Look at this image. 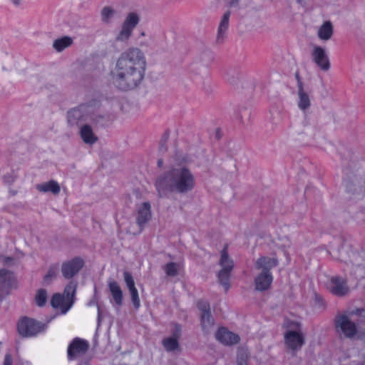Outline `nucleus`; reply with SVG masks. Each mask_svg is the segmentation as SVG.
Here are the masks:
<instances>
[{"mask_svg":"<svg viewBox=\"0 0 365 365\" xmlns=\"http://www.w3.org/2000/svg\"><path fill=\"white\" fill-rule=\"evenodd\" d=\"M4 365H12V358L11 354H7L5 356Z\"/></svg>","mask_w":365,"mask_h":365,"instance_id":"nucleus-35","label":"nucleus"},{"mask_svg":"<svg viewBox=\"0 0 365 365\" xmlns=\"http://www.w3.org/2000/svg\"><path fill=\"white\" fill-rule=\"evenodd\" d=\"M58 265H52L49 268L48 274L44 277L45 281H48V279L55 277L58 274Z\"/></svg>","mask_w":365,"mask_h":365,"instance_id":"nucleus-32","label":"nucleus"},{"mask_svg":"<svg viewBox=\"0 0 365 365\" xmlns=\"http://www.w3.org/2000/svg\"><path fill=\"white\" fill-rule=\"evenodd\" d=\"M158 167H160V168L163 165V160H159L158 161Z\"/></svg>","mask_w":365,"mask_h":365,"instance_id":"nucleus-39","label":"nucleus"},{"mask_svg":"<svg viewBox=\"0 0 365 365\" xmlns=\"http://www.w3.org/2000/svg\"><path fill=\"white\" fill-rule=\"evenodd\" d=\"M219 264L221 269L218 273L220 283L224 287L225 291L230 289V272L234 267L232 259L229 257L227 247H225L220 252Z\"/></svg>","mask_w":365,"mask_h":365,"instance_id":"nucleus-6","label":"nucleus"},{"mask_svg":"<svg viewBox=\"0 0 365 365\" xmlns=\"http://www.w3.org/2000/svg\"><path fill=\"white\" fill-rule=\"evenodd\" d=\"M297 105L298 108L304 113L309 110L312 105L310 93L304 88L302 82H297Z\"/></svg>","mask_w":365,"mask_h":365,"instance_id":"nucleus-13","label":"nucleus"},{"mask_svg":"<svg viewBox=\"0 0 365 365\" xmlns=\"http://www.w3.org/2000/svg\"><path fill=\"white\" fill-rule=\"evenodd\" d=\"M36 189L41 192H51L53 195H58L61 191L59 184L55 180H49L36 185Z\"/></svg>","mask_w":365,"mask_h":365,"instance_id":"nucleus-24","label":"nucleus"},{"mask_svg":"<svg viewBox=\"0 0 365 365\" xmlns=\"http://www.w3.org/2000/svg\"><path fill=\"white\" fill-rule=\"evenodd\" d=\"M215 337L217 341L225 345H233L240 341V336L237 334L224 327H221L217 331Z\"/></svg>","mask_w":365,"mask_h":365,"instance_id":"nucleus-18","label":"nucleus"},{"mask_svg":"<svg viewBox=\"0 0 365 365\" xmlns=\"http://www.w3.org/2000/svg\"><path fill=\"white\" fill-rule=\"evenodd\" d=\"M89 347L87 341L76 338L69 344L67 350L68 360H74L78 357L84 355Z\"/></svg>","mask_w":365,"mask_h":365,"instance_id":"nucleus-11","label":"nucleus"},{"mask_svg":"<svg viewBox=\"0 0 365 365\" xmlns=\"http://www.w3.org/2000/svg\"><path fill=\"white\" fill-rule=\"evenodd\" d=\"M180 269V264L175 262H169L164 267V271L168 277L176 276L179 273Z\"/></svg>","mask_w":365,"mask_h":365,"instance_id":"nucleus-27","label":"nucleus"},{"mask_svg":"<svg viewBox=\"0 0 365 365\" xmlns=\"http://www.w3.org/2000/svg\"><path fill=\"white\" fill-rule=\"evenodd\" d=\"M197 307L201 311L202 314L206 313V312H210V304L207 301L200 300L197 302Z\"/></svg>","mask_w":365,"mask_h":365,"instance_id":"nucleus-33","label":"nucleus"},{"mask_svg":"<svg viewBox=\"0 0 365 365\" xmlns=\"http://www.w3.org/2000/svg\"><path fill=\"white\" fill-rule=\"evenodd\" d=\"M333 35V26L330 21L324 22L318 29L317 36L322 41L329 40Z\"/></svg>","mask_w":365,"mask_h":365,"instance_id":"nucleus-25","label":"nucleus"},{"mask_svg":"<svg viewBox=\"0 0 365 365\" xmlns=\"http://www.w3.org/2000/svg\"><path fill=\"white\" fill-rule=\"evenodd\" d=\"M139 21L140 16L137 13H128L123 23L121 30L117 36V39L121 41H127L132 35Z\"/></svg>","mask_w":365,"mask_h":365,"instance_id":"nucleus-7","label":"nucleus"},{"mask_svg":"<svg viewBox=\"0 0 365 365\" xmlns=\"http://www.w3.org/2000/svg\"><path fill=\"white\" fill-rule=\"evenodd\" d=\"M51 304L53 308L58 309L63 314H66L71 307L73 302L68 300V297L57 293L52 297Z\"/></svg>","mask_w":365,"mask_h":365,"instance_id":"nucleus-20","label":"nucleus"},{"mask_svg":"<svg viewBox=\"0 0 365 365\" xmlns=\"http://www.w3.org/2000/svg\"><path fill=\"white\" fill-rule=\"evenodd\" d=\"M104 120L105 115L101 110L100 103L96 99L82 103L68 113V120L71 124L84 121L97 126L102 125Z\"/></svg>","mask_w":365,"mask_h":365,"instance_id":"nucleus-3","label":"nucleus"},{"mask_svg":"<svg viewBox=\"0 0 365 365\" xmlns=\"http://www.w3.org/2000/svg\"><path fill=\"white\" fill-rule=\"evenodd\" d=\"M327 287L331 294L339 297L346 295L349 291L346 280L339 276L331 277L327 283Z\"/></svg>","mask_w":365,"mask_h":365,"instance_id":"nucleus-9","label":"nucleus"},{"mask_svg":"<svg viewBox=\"0 0 365 365\" xmlns=\"http://www.w3.org/2000/svg\"><path fill=\"white\" fill-rule=\"evenodd\" d=\"M278 259L275 257L262 256L255 262V269L259 272L255 278V288L258 291L268 289L273 281L271 269L278 265Z\"/></svg>","mask_w":365,"mask_h":365,"instance_id":"nucleus-4","label":"nucleus"},{"mask_svg":"<svg viewBox=\"0 0 365 365\" xmlns=\"http://www.w3.org/2000/svg\"><path fill=\"white\" fill-rule=\"evenodd\" d=\"M84 261L81 257L67 260L61 264V273L66 279H71L83 268Z\"/></svg>","mask_w":365,"mask_h":365,"instance_id":"nucleus-10","label":"nucleus"},{"mask_svg":"<svg viewBox=\"0 0 365 365\" xmlns=\"http://www.w3.org/2000/svg\"><path fill=\"white\" fill-rule=\"evenodd\" d=\"M364 310L356 309V312H351L341 314L336 317L335 326L337 332L344 335L347 338H352L357 335L358 338L364 339V336L358 331L355 321L358 315H361Z\"/></svg>","mask_w":365,"mask_h":365,"instance_id":"nucleus-5","label":"nucleus"},{"mask_svg":"<svg viewBox=\"0 0 365 365\" xmlns=\"http://www.w3.org/2000/svg\"><path fill=\"white\" fill-rule=\"evenodd\" d=\"M72 43L73 39L71 37L63 36L56 39L53 43V47L56 51L61 52L65 48L69 47Z\"/></svg>","mask_w":365,"mask_h":365,"instance_id":"nucleus-26","label":"nucleus"},{"mask_svg":"<svg viewBox=\"0 0 365 365\" xmlns=\"http://www.w3.org/2000/svg\"><path fill=\"white\" fill-rule=\"evenodd\" d=\"M123 278L128 289L130 292L132 303L135 309L140 306L138 291L135 287L134 279L132 274L125 271L123 272Z\"/></svg>","mask_w":365,"mask_h":365,"instance_id":"nucleus-16","label":"nucleus"},{"mask_svg":"<svg viewBox=\"0 0 365 365\" xmlns=\"http://www.w3.org/2000/svg\"><path fill=\"white\" fill-rule=\"evenodd\" d=\"M247 356L245 358L242 356H238L237 358V365H247L246 363Z\"/></svg>","mask_w":365,"mask_h":365,"instance_id":"nucleus-36","label":"nucleus"},{"mask_svg":"<svg viewBox=\"0 0 365 365\" xmlns=\"http://www.w3.org/2000/svg\"><path fill=\"white\" fill-rule=\"evenodd\" d=\"M230 6L237 4L240 0H228Z\"/></svg>","mask_w":365,"mask_h":365,"instance_id":"nucleus-37","label":"nucleus"},{"mask_svg":"<svg viewBox=\"0 0 365 365\" xmlns=\"http://www.w3.org/2000/svg\"><path fill=\"white\" fill-rule=\"evenodd\" d=\"M201 324L204 330H207L213 324V319L210 312L201 314Z\"/></svg>","mask_w":365,"mask_h":365,"instance_id":"nucleus-29","label":"nucleus"},{"mask_svg":"<svg viewBox=\"0 0 365 365\" xmlns=\"http://www.w3.org/2000/svg\"><path fill=\"white\" fill-rule=\"evenodd\" d=\"M299 3H300L301 1L299 0H297Z\"/></svg>","mask_w":365,"mask_h":365,"instance_id":"nucleus-41","label":"nucleus"},{"mask_svg":"<svg viewBox=\"0 0 365 365\" xmlns=\"http://www.w3.org/2000/svg\"><path fill=\"white\" fill-rule=\"evenodd\" d=\"M312 58L314 63L322 71H327L329 70L331 66L329 58L324 48L319 46H314L312 52Z\"/></svg>","mask_w":365,"mask_h":365,"instance_id":"nucleus-12","label":"nucleus"},{"mask_svg":"<svg viewBox=\"0 0 365 365\" xmlns=\"http://www.w3.org/2000/svg\"><path fill=\"white\" fill-rule=\"evenodd\" d=\"M47 298L48 296L46 291L43 289H38L35 297V301L36 304L38 307H43L46 303Z\"/></svg>","mask_w":365,"mask_h":365,"instance_id":"nucleus-28","label":"nucleus"},{"mask_svg":"<svg viewBox=\"0 0 365 365\" xmlns=\"http://www.w3.org/2000/svg\"><path fill=\"white\" fill-rule=\"evenodd\" d=\"M14 262V258L11 257H6L0 255V263L4 265H10Z\"/></svg>","mask_w":365,"mask_h":365,"instance_id":"nucleus-34","label":"nucleus"},{"mask_svg":"<svg viewBox=\"0 0 365 365\" xmlns=\"http://www.w3.org/2000/svg\"><path fill=\"white\" fill-rule=\"evenodd\" d=\"M100 315H101V313H100V308L98 307V321L100 320Z\"/></svg>","mask_w":365,"mask_h":365,"instance_id":"nucleus-40","label":"nucleus"},{"mask_svg":"<svg viewBox=\"0 0 365 365\" xmlns=\"http://www.w3.org/2000/svg\"><path fill=\"white\" fill-rule=\"evenodd\" d=\"M115 14V10L110 6H105L101 11V18L103 22L108 23Z\"/></svg>","mask_w":365,"mask_h":365,"instance_id":"nucleus-30","label":"nucleus"},{"mask_svg":"<svg viewBox=\"0 0 365 365\" xmlns=\"http://www.w3.org/2000/svg\"><path fill=\"white\" fill-rule=\"evenodd\" d=\"M108 286L115 304L118 306H121L123 304V295L118 283L116 281L110 279L108 282Z\"/></svg>","mask_w":365,"mask_h":365,"instance_id":"nucleus-22","label":"nucleus"},{"mask_svg":"<svg viewBox=\"0 0 365 365\" xmlns=\"http://www.w3.org/2000/svg\"><path fill=\"white\" fill-rule=\"evenodd\" d=\"M44 329V324L33 319L23 318L18 324V331L23 336H33Z\"/></svg>","mask_w":365,"mask_h":365,"instance_id":"nucleus-8","label":"nucleus"},{"mask_svg":"<svg viewBox=\"0 0 365 365\" xmlns=\"http://www.w3.org/2000/svg\"><path fill=\"white\" fill-rule=\"evenodd\" d=\"M146 64L145 53L140 48L131 47L125 50L115 60L110 70L113 83L123 91L136 88L144 78Z\"/></svg>","mask_w":365,"mask_h":365,"instance_id":"nucleus-1","label":"nucleus"},{"mask_svg":"<svg viewBox=\"0 0 365 365\" xmlns=\"http://www.w3.org/2000/svg\"><path fill=\"white\" fill-rule=\"evenodd\" d=\"M14 4L18 6L21 4V0H11Z\"/></svg>","mask_w":365,"mask_h":365,"instance_id":"nucleus-38","label":"nucleus"},{"mask_svg":"<svg viewBox=\"0 0 365 365\" xmlns=\"http://www.w3.org/2000/svg\"><path fill=\"white\" fill-rule=\"evenodd\" d=\"M151 206L148 202L142 203L137 210L136 223L139 227V232H141L145 225L151 219Z\"/></svg>","mask_w":365,"mask_h":365,"instance_id":"nucleus-15","label":"nucleus"},{"mask_svg":"<svg viewBox=\"0 0 365 365\" xmlns=\"http://www.w3.org/2000/svg\"><path fill=\"white\" fill-rule=\"evenodd\" d=\"M175 333L173 336L167 337L163 339V345L168 351H173L178 348V338L180 332V327L175 326Z\"/></svg>","mask_w":365,"mask_h":365,"instance_id":"nucleus-23","label":"nucleus"},{"mask_svg":"<svg viewBox=\"0 0 365 365\" xmlns=\"http://www.w3.org/2000/svg\"><path fill=\"white\" fill-rule=\"evenodd\" d=\"M14 283V277L12 272L6 269H0V299L8 294L9 289Z\"/></svg>","mask_w":365,"mask_h":365,"instance_id":"nucleus-17","label":"nucleus"},{"mask_svg":"<svg viewBox=\"0 0 365 365\" xmlns=\"http://www.w3.org/2000/svg\"><path fill=\"white\" fill-rule=\"evenodd\" d=\"M79 135L83 143L89 145L95 144L98 140L93 128L88 123L82 125L79 128Z\"/></svg>","mask_w":365,"mask_h":365,"instance_id":"nucleus-19","label":"nucleus"},{"mask_svg":"<svg viewBox=\"0 0 365 365\" xmlns=\"http://www.w3.org/2000/svg\"><path fill=\"white\" fill-rule=\"evenodd\" d=\"M284 341L289 349L298 350L303 346L304 337L299 330H289L284 334Z\"/></svg>","mask_w":365,"mask_h":365,"instance_id":"nucleus-14","label":"nucleus"},{"mask_svg":"<svg viewBox=\"0 0 365 365\" xmlns=\"http://www.w3.org/2000/svg\"><path fill=\"white\" fill-rule=\"evenodd\" d=\"M195 186L194 175L184 166L173 168L158 176L155 181V187L160 197H168L172 193L185 194Z\"/></svg>","mask_w":365,"mask_h":365,"instance_id":"nucleus-2","label":"nucleus"},{"mask_svg":"<svg viewBox=\"0 0 365 365\" xmlns=\"http://www.w3.org/2000/svg\"><path fill=\"white\" fill-rule=\"evenodd\" d=\"M231 16L230 11H226L220 21L218 26L217 29V41L218 43H222L227 34L228 28H229V23H230V18Z\"/></svg>","mask_w":365,"mask_h":365,"instance_id":"nucleus-21","label":"nucleus"},{"mask_svg":"<svg viewBox=\"0 0 365 365\" xmlns=\"http://www.w3.org/2000/svg\"><path fill=\"white\" fill-rule=\"evenodd\" d=\"M75 291L76 284L71 282L65 287L63 295H64L66 297H68V300L72 302V297L74 294Z\"/></svg>","mask_w":365,"mask_h":365,"instance_id":"nucleus-31","label":"nucleus"}]
</instances>
